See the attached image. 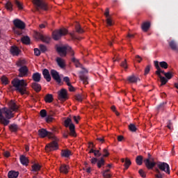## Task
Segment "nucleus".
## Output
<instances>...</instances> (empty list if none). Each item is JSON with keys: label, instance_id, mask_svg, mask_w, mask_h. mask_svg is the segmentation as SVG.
Returning a JSON list of instances; mask_svg holds the SVG:
<instances>
[{"label": "nucleus", "instance_id": "obj_1", "mask_svg": "<svg viewBox=\"0 0 178 178\" xmlns=\"http://www.w3.org/2000/svg\"><path fill=\"white\" fill-rule=\"evenodd\" d=\"M9 108H3L1 111V116L2 118H4V119H12V118H14L15 114H13V112H16L19 109V106L13 102V100H11L9 102ZM13 111V112H12Z\"/></svg>", "mask_w": 178, "mask_h": 178}, {"label": "nucleus", "instance_id": "obj_2", "mask_svg": "<svg viewBox=\"0 0 178 178\" xmlns=\"http://www.w3.org/2000/svg\"><path fill=\"white\" fill-rule=\"evenodd\" d=\"M12 84L15 90L20 92L22 95L27 94V82L24 79H15L12 81Z\"/></svg>", "mask_w": 178, "mask_h": 178}, {"label": "nucleus", "instance_id": "obj_3", "mask_svg": "<svg viewBox=\"0 0 178 178\" xmlns=\"http://www.w3.org/2000/svg\"><path fill=\"white\" fill-rule=\"evenodd\" d=\"M67 34V29L63 28L56 31H54L52 33L53 40L55 41H58V40H60L63 35H66Z\"/></svg>", "mask_w": 178, "mask_h": 178}, {"label": "nucleus", "instance_id": "obj_4", "mask_svg": "<svg viewBox=\"0 0 178 178\" xmlns=\"http://www.w3.org/2000/svg\"><path fill=\"white\" fill-rule=\"evenodd\" d=\"M57 51L60 55V56H65L67 52H70L71 55H74L72 47L67 45L57 47Z\"/></svg>", "mask_w": 178, "mask_h": 178}, {"label": "nucleus", "instance_id": "obj_5", "mask_svg": "<svg viewBox=\"0 0 178 178\" xmlns=\"http://www.w3.org/2000/svg\"><path fill=\"white\" fill-rule=\"evenodd\" d=\"M64 126L65 127H69L70 129V136L72 137H76V131L74 130V124L72 122V119L67 118L64 121Z\"/></svg>", "mask_w": 178, "mask_h": 178}, {"label": "nucleus", "instance_id": "obj_6", "mask_svg": "<svg viewBox=\"0 0 178 178\" xmlns=\"http://www.w3.org/2000/svg\"><path fill=\"white\" fill-rule=\"evenodd\" d=\"M33 3L35 5L36 10H48L47 3L44 0H33Z\"/></svg>", "mask_w": 178, "mask_h": 178}, {"label": "nucleus", "instance_id": "obj_7", "mask_svg": "<svg viewBox=\"0 0 178 178\" xmlns=\"http://www.w3.org/2000/svg\"><path fill=\"white\" fill-rule=\"evenodd\" d=\"M157 167L160 172H164L167 175H170V167L169 166V164L166 163H159Z\"/></svg>", "mask_w": 178, "mask_h": 178}, {"label": "nucleus", "instance_id": "obj_8", "mask_svg": "<svg viewBox=\"0 0 178 178\" xmlns=\"http://www.w3.org/2000/svg\"><path fill=\"white\" fill-rule=\"evenodd\" d=\"M38 134L40 137L42 138H44V137H48L49 138H51L52 140H55V136L53 135L52 133L49 132L44 129H41L38 131Z\"/></svg>", "mask_w": 178, "mask_h": 178}, {"label": "nucleus", "instance_id": "obj_9", "mask_svg": "<svg viewBox=\"0 0 178 178\" xmlns=\"http://www.w3.org/2000/svg\"><path fill=\"white\" fill-rule=\"evenodd\" d=\"M45 149L47 152H49L50 151H55V149H58V143L56 141H53L48 145H46Z\"/></svg>", "mask_w": 178, "mask_h": 178}, {"label": "nucleus", "instance_id": "obj_10", "mask_svg": "<svg viewBox=\"0 0 178 178\" xmlns=\"http://www.w3.org/2000/svg\"><path fill=\"white\" fill-rule=\"evenodd\" d=\"M13 24L17 29H19L20 30H24L26 28V24L22 20L19 19H16L13 21Z\"/></svg>", "mask_w": 178, "mask_h": 178}, {"label": "nucleus", "instance_id": "obj_11", "mask_svg": "<svg viewBox=\"0 0 178 178\" xmlns=\"http://www.w3.org/2000/svg\"><path fill=\"white\" fill-rule=\"evenodd\" d=\"M144 162L147 169H153L154 166L156 165V163H155L152 159H145Z\"/></svg>", "mask_w": 178, "mask_h": 178}, {"label": "nucleus", "instance_id": "obj_12", "mask_svg": "<svg viewBox=\"0 0 178 178\" xmlns=\"http://www.w3.org/2000/svg\"><path fill=\"white\" fill-rule=\"evenodd\" d=\"M58 99H60V101L67 99V90L63 88L58 92Z\"/></svg>", "mask_w": 178, "mask_h": 178}, {"label": "nucleus", "instance_id": "obj_13", "mask_svg": "<svg viewBox=\"0 0 178 178\" xmlns=\"http://www.w3.org/2000/svg\"><path fill=\"white\" fill-rule=\"evenodd\" d=\"M88 71L86 69H83V71L80 72L79 79L83 81V84L87 85L88 84V77L87 76L83 74V73H87Z\"/></svg>", "mask_w": 178, "mask_h": 178}, {"label": "nucleus", "instance_id": "obj_14", "mask_svg": "<svg viewBox=\"0 0 178 178\" xmlns=\"http://www.w3.org/2000/svg\"><path fill=\"white\" fill-rule=\"evenodd\" d=\"M159 67H157V70L156 71V74L158 75V77L160 79V81L161 83V86H165L166 83H168V79L164 76H162L161 74H159Z\"/></svg>", "mask_w": 178, "mask_h": 178}, {"label": "nucleus", "instance_id": "obj_15", "mask_svg": "<svg viewBox=\"0 0 178 178\" xmlns=\"http://www.w3.org/2000/svg\"><path fill=\"white\" fill-rule=\"evenodd\" d=\"M50 73H51L53 79H55L56 81H57V83H60V81H61L60 76H59V73H58V72H56V70H51Z\"/></svg>", "mask_w": 178, "mask_h": 178}, {"label": "nucleus", "instance_id": "obj_16", "mask_svg": "<svg viewBox=\"0 0 178 178\" xmlns=\"http://www.w3.org/2000/svg\"><path fill=\"white\" fill-rule=\"evenodd\" d=\"M19 77H24V76L27 75V72H29V69L26 66H22L19 69Z\"/></svg>", "mask_w": 178, "mask_h": 178}, {"label": "nucleus", "instance_id": "obj_17", "mask_svg": "<svg viewBox=\"0 0 178 178\" xmlns=\"http://www.w3.org/2000/svg\"><path fill=\"white\" fill-rule=\"evenodd\" d=\"M56 62L57 63V65H58L59 67H61V69H63L66 66V62L60 57H57L56 58Z\"/></svg>", "mask_w": 178, "mask_h": 178}, {"label": "nucleus", "instance_id": "obj_18", "mask_svg": "<svg viewBox=\"0 0 178 178\" xmlns=\"http://www.w3.org/2000/svg\"><path fill=\"white\" fill-rule=\"evenodd\" d=\"M0 123L1 124H3V126H8L9 124V120H6L2 117V108H0Z\"/></svg>", "mask_w": 178, "mask_h": 178}, {"label": "nucleus", "instance_id": "obj_19", "mask_svg": "<svg viewBox=\"0 0 178 178\" xmlns=\"http://www.w3.org/2000/svg\"><path fill=\"white\" fill-rule=\"evenodd\" d=\"M10 53L14 56H17V55H19V54H20V49H19V48L16 46H13L10 48Z\"/></svg>", "mask_w": 178, "mask_h": 178}, {"label": "nucleus", "instance_id": "obj_20", "mask_svg": "<svg viewBox=\"0 0 178 178\" xmlns=\"http://www.w3.org/2000/svg\"><path fill=\"white\" fill-rule=\"evenodd\" d=\"M149 27H151V23L148 22H143L141 26V29H142L143 31H144L145 33H147V31H148V30H149Z\"/></svg>", "mask_w": 178, "mask_h": 178}, {"label": "nucleus", "instance_id": "obj_21", "mask_svg": "<svg viewBox=\"0 0 178 178\" xmlns=\"http://www.w3.org/2000/svg\"><path fill=\"white\" fill-rule=\"evenodd\" d=\"M69 169H70L69 165L63 164L60 167V173H64L65 175H67V173H69Z\"/></svg>", "mask_w": 178, "mask_h": 178}, {"label": "nucleus", "instance_id": "obj_22", "mask_svg": "<svg viewBox=\"0 0 178 178\" xmlns=\"http://www.w3.org/2000/svg\"><path fill=\"white\" fill-rule=\"evenodd\" d=\"M42 74L45 80H47V81H51V75L49 74V71L47 69L43 70Z\"/></svg>", "mask_w": 178, "mask_h": 178}, {"label": "nucleus", "instance_id": "obj_23", "mask_svg": "<svg viewBox=\"0 0 178 178\" xmlns=\"http://www.w3.org/2000/svg\"><path fill=\"white\" fill-rule=\"evenodd\" d=\"M169 46L170 47L171 49H172V51H177V52H178L177 44L175 40L170 41Z\"/></svg>", "mask_w": 178, "mask_h": 178}, {"label": "nucleus", "instance_id": "obj_24", "mask_svg": "<svg viewBox=\"0 0 178 178\" xmlns=\"http://www.w3.org/2000/svg\"><path fill=\"white\" fill-rule=\"evenodd\" d=\"M127 80L129 83H137V81H140V79L134 75L128 76Z\"/></svg>", "mask_w": 178, "mask_h": 178}, {"label": "nucleus", "instance_id": "obj_25", "mask_svg": "<svg viewBox=\"0 0 178 178\" xmlns=\"http://www.w3.org/2000/svg\"><path fill=\"white\" fill-rule=\"evenodd\" d=\"M19 159L22 165H24L25 166H27V165H29V159H27V157H26L25 156H20Z\"/></svg>", "mask_w": 178, "mask_h": 178}, {"label": "nucleus", "instance_id": "obj_26", "mask_svg": "<svg viewBox=\"0 0 178 178\" xmlns=\"http://www.w3.org/2000/svg\"><path fill=\"white\" fill-rule=\"evenodd\" d=\"M19 177V172L10 171L8 172V178H17Z\"/></svg>", "mask_w": 178, "mask_h": 178}, {"label": "nucleus", "instance_id": "obj_27", "mask_svg": "<svg viewBox=\"0 0 178 178\" xmlns=\"http://www.w3.org/2000/svg\"><path fill=\"white\" fill-rule=\"evenodd\" d=\"M33 79L34 81L38 83L41 80V74L36 72L33 74Z\"/></svg>", "mask_w": 178, "mask_h": 178}, {"label": "nucleus", "instance_id": "obj_28", "mask_svg": "<svg viewBox=\"0 0 178 178\" xmlns=\"http://www.w3.org/2000/svg\"><path fill=\"white\" fill-rule=\"evenodd\" d=\"M32 88L36 91V92L41 91V86L37 83H32Z\"/></svg>", "mask_w": 178, "mask_h": 178}, {"label": "nucleus", "instance_id": "obj_29", "mask_svg": "<svg viewBox=\"0 0 178 178\" xmlns=\"http://www.w3.org/2000/svg\"><path fill=\"white\" fill-rule=\"evenodd\" d=\"M61 155L62 156H65V158H69V156L72 155V152H70V150L68 149L63 150L61 152Z\"/></svg>", "mask_w": 178, "mask_h": 178}, {"label": "nucleus", "instance_id": "obj_30", "mask_svg": "<svg viewBox=\"0 0 178 178\" xmlns=\"http://www.w3.org/2000/svg\"><path fill=\"white\" fill-rule=\"evenodd\" d=\"M45 102H48L49 104H51L54 101V97L51 94H48L44 97Z\"/></svg>", "mask_w": 178, "mask_h": 178}, {"label": "nucleus", "instance_id": "obj_31", "mask_svg": "<svg viewBox=\"0 0 178 178\" xmlns=\"http://www.w3.org/2000/svg\"><path fill=\"white\" fill-rule=\"evenodd\" d=\"M41 170V165L40 164L34 163L32 165V172H38Z\"/></svg>", "mask_w": 178, "mask_h": 178}, {"label": "nucleus", "instance_id": "obj_32", "mask_svg": "<svg viewBox=\"0 0 178 178\" xmlns=\"http://www.w3.org/2000/svg\"><path fill=\"white\" fill-rule=\"evenodd\" d=\"M9 128H10V131H12L13 133H16V131H17V130L19 129L17 125L15 124L10 125Z\"/></svg>", "mask_w": 178, "mask_h": 178}, {"label": "nucleus", "instance_id": "obj_33", "mask_svg": "<svg viewBox=\"0 0 178 178\" xmlns=\"http://www.w3.org/2000/svg\"><path fill=\"white\" fill-rule=\"evenodd\" d=\"M75 29H76V33H79V34L84 33V30L81 29V26H80V24H79V23H76V24L75 25Z\"/></svg>", "mask_w": 178, "mask_h": 178}, {"label": "nucleus", "instance_id": "obj_34", "mask_svg": "<svg viewBox=\"0 0 178 178\" xmlns=\"http://www.w3.org/2000/svg\"><path fill=\"white\" fill-rule=\"evenodd\" d=\"M155 172L156 173L155 175L156 178H163V174H162V172H161V170H159V169L155 168Z\"/></svg>", "mask_w": 178, "mask_h": 178}, {"label": "nucleus", "instance_id": "obj_35", "mask_svg": "<svg viewBox=\"0 0 178 178\" xmlns=\"http://www.w3.org/2000/svg\"><path fill=\"white\" fill-rule=\"evenodd\" d=\"M154 66L156 69V70H158V67H159V74H161V73H163V74H165V71L163 70H161V67H159V63L158 61H154Z\"/></svg>", "mask_w": 178, "mask_h": 178}, {"label": "nucleus", "instance_id": "obj_36", "mask_svg": "<svg viewBox=\"0 0 178 178\" xmlns=\"http://www.w3.org/2000/svg\"><path fill=\"white\" fill-rule=\"evenodd\" d=\"M143 156H138L136 159V162L137 165H143Z\"/></svg>", "mask_w": 178, "mask_h": 178}, {"label": "nucleus", "instance_id": "obj_37", "mask_svg": "<svg viewBox=\"0 0 178 178\" xmlns=\"http://www.w3.org/2000/svg\"><path fill=\"white\" fill-rule=\"evenodd\" d=\"M22 42L26 44H30V38H29L28 36L23 37L22 38Z\"/></svg>", "mask_w": 178, "mask_h": 178}, {"label": "nucleus", "instance_id": "obj_38", "mask_svg": "<svg viewBox=\"0 0 178 178\" xmlns=\"http://www.w3.org/2000/svg\"><path fill=\"white\" fill-rule=\"evenodd\" d=\"M13 6L12 5V3H10V1H8L6 3V8L7 10L12 11L13 10Z\"/></svg>", "mask_w": 178, "mask_h": 178}, {"label": "nucleus", "instance_id": "obj_39", "mask_svg": "<svg viewBox=\"0 0 178 178\" xmlns=\"http://www.w3.org/2000/svg\"><path fill=\"white\" fill-rule=\"evenodd\" d=\"M40 39L42 40V41H43V42H49V41H51V38H49V37L48 36H40Z\"/></svg>", "mask_w": 178, "mask_h": 178}, {"label": "nucleus", "instance_id": "obj_40", "mask_svg": "<svg viewBox=\"0 0 178 178\" xmlns=\"http://www.w3.org/2000/svg\"><path fill=\"white\" fill-rule=\"evenodd\" d=\"M1 83L4 84V86H6V84H9V80L6 76H3L1 77Z\"/></svg>", "mask_w": 178, "mask_h": 178}, {"label": "nucleus", "instance_id": "obj_41", "mask_svg": "<svg viewBox=\"0 0 178 178\" xmlns=\"http://www.w3.org/2000/svg\"><path fill=\"white\" fill-rule=\"evenodd\" d=\"M72 62H74L76 67H83L81 64H80V63H79V60L74 58H72Z\"/></svg>", "mask_w": 178, "mask_h": 178}, {"label": "nucleus", "instance_id": "obj_42", "mask_svg": "<svg viewBox=\"0 0 178 178\" xmlns=\"http://www.w3.org/2000/svg\"><path fill=\"white\" fill-rule=\"evenodd\" d=\"M105 165V161L104 160V158H102L98 162H97V167L101 168V166H104Z\"/></svg>", "mask_w": 178, "mask_h": 178}, {"label": "nucleus", "instance_id": "obj_43", "mask_svg": "<svg viewBox=\"0 0 178 178\" xmlns=\"http://www.w3.org/2000/svg\"><path fill=\"white\" fill-rule=\"evenodd\" d=\"M129 129L130 130V131H136L137 127H136V125H134V124H131L129 125Z\"/></svg>", "mask_w": 178, "mask_h": 178}, {"label": "nucleus", "instance_id": "obj_44", "mask_svg": "<svg viewBox=\"0 0 178 178\" xmlns=\"http://www.w3.org/2000/svg\"><path fill=\"white\" fill-rule=\"evenodd\" d=\"M130 165H131V161L128 159H126L124 163L125 169H129V166H130Z\"/></svg>", "mask_w": 178, "mask_h": 178}, {"label": "nucleus", "instance_id": "obj_45", "mask_svg": "<svg viewBox=\"0 0 178 178\" xmlns=\"http://www.w3.org/2000/svg\"><path fill=\"white\" fill-rule=\"evenodd\" d=\"M15 5L16 6H17L19 10H22V9H23V5L22 4V3H20V1L15 0Z\"/></svg>", "mask_w": 178, "mask_h": 178}, {"label": "nucleus", "instance_id": "obj_46", "mask_svg": "<svg viewBox=\"0 0 178 178\" xmlns=\"http://www.w3.org/2000/svg\"><path fill=\"white\" fill-rule=\"evenodd\" d=\"M164 76H165V77H166V79H168V80H170V79H172V77H173V75L172 74V72H170L164 73Z\"/></svg>", "mask_w": 178, "mask_h": 178}, {"label": "nucleus", "instance_id": "obj_47", "mask_svg": "<svg viewBox=\"0 0 178 178\" xmlns=\"http://www.w3.org/2000/svg\"><path fill=\"white\" fill-rule=\"evenodd\" d=\"M26 64V60H19L17 63V65L18 67H23V65Z\"/></svg>", "mask_w": 178, "mask_h": 178}, {"label": "nucleus", "instance_id": "obj_48", "mask_svg": "<svg viewBox=\"0 0 178 178\" xmlns=\"http://www.w3.org/2000/svg\"><path fill=\"white\" fill-rule=\"evenodd\" d=\"M159 65L161 67H163V69H166L168 67V63L165 61L160 62Z\"/></svg>", "mask_w": 178, "mask_h": 178}, {"label": "nucleus", "instance_id": "obj_49", "mask_svg": "<svg viewBox=\"0 0 178 178\" xmlns=\"http://www.w3.org/2000/svg\"><path fill=\"white\" fill-rule=\"evenodd\" d=\"M106 23H107L108 26H113V22H112V19L111 17H107L106 18Z\"/></svg>", "mask_w": 178, "mask_h": 178}, {"label": "nucleus", "instance_id": "obj_50", "mask_svg": "<svg viewBox=\"0 0 178 178\" xmlns=\"http://www.w3.org/2000/svg\"><path fill=\"white\" fill-rule=\"evenodd\" d=\"M63 81H65V83H66L67 86H70V79H69V77H67V76L64 77Z\"/></svg>", "mask_w": 178, "mask_h": 178}, {"label": "nucleus", "instance_id": "obj_51", "mask_svg": "<svg viewBox=\"0 0 178 178\" xmlns=\"http://www.w3.org/2000/svg\"><path fill=\"white\" fill-rule=\"evenodd\" d=\"M40 116H41V118H46V116H47V111L46 110H41L40 111Z\"/></svg>", "mask_w": 178, "mask_h": 178}, {"label": "nucleus", "instance_id": "obj_52", "mask_svg": "<svg viewBox=\"0 0 178 178\" xmlns=\"http://www.w3.org/2000/svg\"><path fill=\"white\" fill-rule=\"evenodd\" d=\"M84 97L81 95H77L76 96V101H79V102H81L82 101H83V99Z\"/></svg>", "mask_w": 178, "mask_h": 178}, {"label": "nucleus", "instance_id": "obj_53", "mask_svg": "<svg viewBox=\"0 0 178 178\" xmlns=\"http://www.w3.org/2000/svg\"><path fill=\"white\" fill-rule=\"evenodd\" d=\"M121 67H123L124 69H127V61L126 60H124V61H123L121 65H120Z\"/></svg>", "mask_w": 178, "mask_h": 178}, {"label": "nucleus", "instance_id": "obj_54", "mask_svg": "<svg viewBox=\"0 0 178 178\" xmlns=\"http://www.w3.org/2000/svg\"><path fill=\"white\" fill-rule=\"evenodd\" d=\"M150 69H151V66L147 65L146 67V68L145 69V76H147V74H148V73H149Z\"/></svg>", "mask_w": 178, "mask_h": 178}, {"label": "nucleus", "instance_id": "obj_55", "mask_svg": "<svg viewBox=\"0 0 178 178\" xmlns=\"http://www.w3.org/2000/svg\"><path fill=\"white\" fill-rule=\"evenodd\" d=\"M34 54L35 56H40V55H41V51L38 49H34Z\"/></svg>", "mask_w": 178, "mask_h": 178}, {"label": "nucleus", "instance_id": "obj_56", "mask_svg": "<svg viewBox=\"0 0 178 178\" xmlns=\"http://www.w3.org/2000/svg\"><path fill=\"white\" fill-rule=\"evenodd\" d=\"M139 175L141 176V177H147V175H145V172L143 170H139Z\"/></svg>", "mask_w": 178, "mask_h": 178}, {"label": "nucleus", "instance_id": "obj_57", "mask_svg": "<svg viewBox=\"0 0 178 178\" xmlns=\"http://www.w3.org/2000/svg\"><path fill=\"white\" fill-rule=\"evenodd\" d=\"M40 49L42 52H45V51H47V47H45L44 45L40 44Z\"/></svg>", "mask_w": 178, "mask_h": 178}, {"label": "nucleus", "instance_id": "obj_58", "mask_svg": "<svg viewBox=\"0 0 178 178\" xmlns=\"http://www.w3.org/2000/svg\"><path fill=\"white\" fill-rule=\"evenodd\" d=\"M94 155L95 156L99 157L101 156L102 154L99 152V150H95Z\"/></svg>", "mask_w": 178, "mask_h": 178}, {"label": "nucleus", "instance_id": "obj_59", "mask_svg": "<svg viewBox=\"0 0 178 178\" xmlns=\"http://www.w3.org/2000/svg\"><path fill=\"white\" fill-rule=\"evenodd\" d=\"M103 152H104L103 156L106 157V156H109V152H108V150L106 149H104Z\"/></svg>", "mask_w": 178, "mask_h": 178}, {"label": "nucleus", "instance_id": "obj_60", "mask_svg": "<svg viewBox=\"0 0 178 178\" xmlns=\"http://www.w3.org/2000/svg\"><path fill=\"white\" fill-rule=\"evenodd\" d=\"M90 162H91L92 165H95V163H97V162H98V159H97V158H92L90 160Z\"/></svg>", "mask_w": 178, "mask_h": 178}, {"label": "nucleus", "instance_id": "obj_61", "mask_svg": "<svg viewBox=\"0 0 178 178\" xmlns=\"http://www.w3.org/2000/svg\"><path fill=\"white\" fill-rule=\"evenodd\" d=\"M104 15L106 16V19H108V17H109V8L106 9V12L104 13Z\"/></svg>", "mask_w": 178, "mask_h": 178}, {"label": "nucleus", "instance_id": "obj_62", "mask_svg": "<svg viewBox=\"0 0 178 178\" xmlns=\"http://www.w3.org/2000/svg\"><path fill=\"white\" fill-rule=\"evenodd\" d=\"M103 176L105 178H109V177H111V174H109V173H108L106 172H103Z\"/></svg>", "mask_w": 178, "mask_h": 178}, {"label": "nucleus", "instance_id": "obj_63", "mask_svg": "<svg viewBox=\"0 0 178 178\" xmlns=\"http://www.w3.org/2000/svg\"><path fill=\"white\" fill-rule=\"evenodd\" d=\"M67 86H68V88H69L70 91H71V92L74 91V87H73V86H72V83H70V85H67Z\"/></svg>", "mask_w": 178, "mask_h": 178}, {"label": "nucleus", "instance_id": "obj_64", "mask_svg": "<svg viewBox=\"0 0 178 178\" xmlns=\"http://www.w3.org/2000/svg\"><path fill=\"white\" fill-rule=\"evenodd\" d=\"M53 120H54V118H52V116H48L46 118V122H52Z\"/></svg>", "mask_w": 178, "mask_h": 178}]
</instances>
